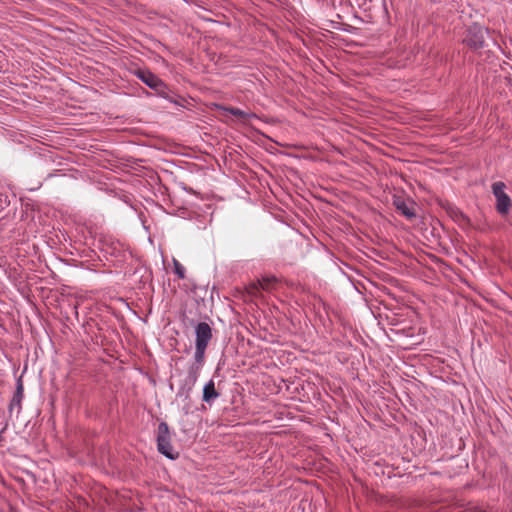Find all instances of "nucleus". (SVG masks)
<instances>
[{"label": "nucleus", "mask_w": 512, "mask_h": 512, "mask_svg": "<svg viewBox=\"0 0 512 512\" xmlns=\"http://www.w3.org/2000/svg\"><path fill=\"white\" fill-rule=\"evenodd\" d=\"M278 279L273 276H263L251 285L252 293L258 292L259 290L272 291L276 288Z\"/></svg>", "instance_id": "nucleus-6"}, {"label": "nucleus", "mask_w": 512, "mask_h": 512, "mask_svg": "<svg viewBox=\"0 0 512 512\" xmlns=\"http://www.w3.org/2000/svg\"><path fill=\"white\" fill-rule=\"evenodd\" d=\"M134 74L138 79H140L144 84H146L150 89L155 91H161L165 84L164 82L156 76L154 73L147 69H137Z\"/></svg>", "instance_id": "nucleus-5"}, {"label": "nucleus", "mask_w": 512, "mask_h": 512, "mask_svg": "<svg viewBox=\"0 0 512 512\" xmlns=\"http://www.w3.org/2000/svg\"><path fill=\"white\" fill-rule=\"evenodd\" d=\"M487 30L481 25L474 23L467 30V35L464 42L467 46L473 49L482 48L485 42V35Z\"/></svg>", "instance_id": "nucleus-4"}, {"label": "nucleus", "mask_w": 512, "mask_h": 512, "mask_svg": "<svg viewBox=\"0 0 512 512\" xmlns=\"http://www.w3.org/2000/svg\"><path fill=\"white\" fill-rule=\"evenodd\" d=\"M156 440L159 453L171 460L178 457V452H175L171 445V436L167 423L161 422L158 425Z\"/></svg>", "instance_id": "nucleus-2"}, {"label": "nucleus", "mask_w": 512, "mask_h": 512, "mask_svg": "<svg viewBox=\"0 0 512 512\" xmlns=\"http://www.w3.org/2000/svg\"><path fill=\"white\" fill-rule=\"evenodd\" d=\"M396 209L401 212L407 219H412L416 216L414 207L409 205L405 200L397 199L394 201Z\"/></svg>", "instance_id": "nucleus-9"}, {"label": "nucleus", "mask_w": 512, "mask_h": 512, "mask_svg": "<svg viewBox=\"0 0 512 512\" xmlns=\"http://www.w3.org/2000/svg\"><path fill=\"white\" fill-rule=\"evenodd\" d=\"M492 193L496 199L495 208L500 215L509 213L512 206L510 196L505 192L506 184L502 181L494 182L492 184Z\"/></svg>", "instance_id": "nucleus-3"}, {"label": "nucleus", "mask_w": 512, "mask_h": 512, "mask_svg": "<svg viewBox=\"0 0 512 512\" xmlns=\"http://www.w3.org/2000/svg\"><path fill=\"white\" fill-rule=\"evenodd\" d=\"M224 110L230 113L233 116L240 118L244 123L248 122L250 119L257 118L255 113L245 112L236 107H225Z\"/></svg>", "instance_id": "nucleus-10"}, {"label": "nucleus", "mask_w": 512, "mask_h": 512, "mask_svg": "<svg viewBox=\"0 0 512 512\" xmlns=\"http://www.w3.org/2000/svg\"><path fill=\"white\" fill-rule=\"evenodd\" d=\"M220 396L219 392L216 390L215 388V383L214 381L211 379L210 381H208L204 387H203V395H202V400L209 404V405H212L214 403V401Z\"/></svg>", "instance_id": "nucleus-7"}, {"label": "nucleus", "mask_w": 512, "mask_h": 512, "mask_svg": "<svg viewBox=\"0 0 512 512\" xmlns=\"http://www.w3.org/2000/svg\"><path fill=\"white\" fill-rule=\"evenodd\" d=\"M212 339V329L207 322H199L195 326V351L193 361L187 369V375L182 380L176 396L182 399H188L193 390L200 372L204 367L206 360V349Z\"/></svg>", "instance_id": "nucleus-1"}, {"label": "nucleus", "mask_w": 512, "mask_h": 512, "mask_svg": "<svg viewBox=\"0 0 512 512\" xmlns=\"http://www.w3.org/2000/svg\"><path fill=\"white\" fill-rule=\"evenodd\" d=\"M24 398V388L23 384L20 380L17 382L16 390L14 392L13 398L9 405V411L12 413L15 409L17 414L21 410V402Z\"/></svg>", "instance_id": "nucleus-8"}, {"label": "nucleus", "mask_w": 512, "mask_h": 512, "mask_svg": "<svg viewBox=\"0 0 512 512\" xmlns=\"http://www.w3.org/2000/svg\"><path fill=\"white\" fill-rule=\"evenodd\" d=\"M173 265H174V273L178 276L179 279H184L185 278L184 266L176 259H173Z\"/></svg>", "instance_id": "nucleus-11"}]
</instances>
